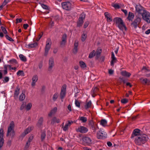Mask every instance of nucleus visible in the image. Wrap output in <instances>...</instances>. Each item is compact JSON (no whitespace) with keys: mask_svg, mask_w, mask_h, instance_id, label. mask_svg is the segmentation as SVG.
<instances>
[{"mask_svg":"<svg viewBox=\"0 0 150 150\" xmlns=\"http://www.w3.org/2000/svg\"><path fill=\"white\" fill-rule=\"evenodd\" d=\"M85 14L84 13H82L80 14L79 19L83 21V20L85 18Z\"/></svg>","mask_w":150,"mask_h":150,"instance_id":"37","label":"nucleus"},{"mask_svg":"<svg viewBox=\"0 0 150 150\" xmlns=\"http://www.w3.org/2000/svg\"><path fill=\"white\" fill-rule=\"evenodd\" d=\"M25 97V94L23 93V92H22L19 97V100L20 101H22L24 100Z\"/></svg>","mask_w":150,"mask_h":150,"instance_id":"26","label":"nucleus"},{"mask_svg":"<svg viewBox=\"0 0 150 150\" xmlns=\"http://www.w3.org/2000/svg\"><path fill=\"white\" fill-rule=\"evenodd\" d=\"M57 107H54L53 109L50 112V113L48 114V116L50 117H51L52 115L55 114L57 111Z\"/></svg>","mask_w":150,"mask_h":150,"instance_id":"22","label":"nucleus"},{"mask_svg":"<svg viewBox=\"0 0 150 150\" xmlns=\"http://www.w3.org/2000/svg\"><path fill=\"white\" fill-rule=\"evenodd\" d=\"M66 42L65 41H63V40H62V41L61 42L60 44L61 46L62 47L64 46L66 43Z\"/></svg>","mask_w":150,"mask_h":150,"instance_id":"60","label":"nucleus"},{"mask_svg":"<svg viewBox=\"0 0 150 150\" xmlns=\"http://www.w3.org/2000/svg\"><path fill=\"white\" fill-rule=\"evenodd\" d=\"M112 59L110 63L111 65L113 66L114 65V63H115L117 61L116 58L115 57L112 58Z\"/></svg>","mask_w":150,"mask_h":150,"instance_id":"40","label":"nucleus"},{"mask_svg":"<svg viewBox=\"0 0 150 150\" xmlns=\"http://www.w3.org/2000/svg\"><path fill=\"white\" fill-rule=\"evenodd\" d=\"M41 6L44 9L46 10H48L49 9V7L46 5H45L44 4H42Z\"/></svg>","mask_w":150,"mask_h":150,"instance_id":"51","label":"nucleus"},{"mask_svg":"<svg viewBox=\"0 0 150 150\" xmlns=\"http://www.w3.org/2000/svg\"><path fill=\"white\" fill-rule=\"evenodd\" d=\"M75 104L77 107L80 108V103L77 100L75 101Z\"/></svg>","mask_w":150,"mask_h":150,"instance_id":"53","label":"nucleus"},{"mask_svg":"<svg viewBox=\"0 0 150 150\" xmlns=\"http://www.w3.org/2000/svg\"><path fill=\"white\" fill-rule=\"evenodd\" d=\"M97 137L98 139H103L104 137H106V134L102 132L101 131H99L97 133Z\"/></svg>","mask_w":150,"mask_h":150,"instance_id":"16","label":"nucleus"},{"mask_svg":"<svg viewBox=\"0 0 150 150\" xmlns=\"http://www.w3.org/2000/svg\"><path fill=\"white\" fill-rule=\"evenodd\" d=\"M100 124L103 126H105L107 124V121L105 119L102 120L100 121Z\"/></svg>","mask_w":150,"mask_h":150,"instance_id":"34","label":"nucleus"},{"mask_svg":"<svg viewBox=\"0 0 150 150\" xmlns=\"http://www.w3.org/2000/svg\"><path fill=\"white\" fill-rule=\"evenodd\" d=\"M95 125L92 120H90L89 121L88 125L89 127Z\"/></svg>","mask_w":150,"mask_h":150,"instance_id":"47","label":"nucleus"},{"mask_svg":"<svg viewBox=\"0 0 150 150\" xmlns=\"http://www.w3.org/2000/svg\"><path fill=\"white\" fill-rule=\"evenodd\" d=\"M43 118L42 117H41L39 119L38 122L37 124V125L38 127H40L41 126L43 123Z\"/></svg>","mask_w":150,"mask_h":150,"instance_id":"23","label":"nucleus"},{"mask_svg":"<svg viewBox=\"0 0 150 150\" xmlns=\"http://www.w3.org/2000/svg\"><path fill=\"white\" fill-rule=\"evenodd\" d=\"M79 120L81 121L83 123H85L87 121L86 117H79Z\"/></svg>","mask_w":150,"mask_h":150,"instance_id":"30","label":"nucleus"},{"mask_svg":"<svg viewBox=\"0 0 150 150\" xmlns=\"http://www.w3.org/2000/svg\"><path fill=\"white\" fill-rule=\"evenodd\" d=\"M17 75H21L22 76H24L25 75L24 72L22 70H19L17 73Z\"/></svg>","mask_w":150,"mask_h":150,"instance_id":"43","label":"nucleus"},{"mask_svg":"<svg viewBox=\"0 0 150 150\" xmlns=\"http://www.w3.org/2000/svg\"><path fill=\"white\" fill-rule=\"evenodd\" d=\"M54 66V59L53 57H51L50 58L49 61V67L48 69V71L51 72H52V69Z\"/></svg>","mask_w":150,"mask_h":150,"instance_id":"11","label":"nucleus"},{"mask_svg":"<svg viewBox=\"0 0 150 150\" xmlns=\"http://www.w3.org/2000/svg\"><path fill=\"white\" fill-rule=\"evenodd\" d=\"M71 3L69 1L63 2L62 3L63 8L67 10H69L71 8Z\"/></svg>","mask_w":150,"mask_h":150,"instance_id":"9","label":"nucleus"},{"mask_svg":"<svg viewBox=\"0 0 150 150\" xmlns=\"http://www.w3.org/2000/svg\"><path fill=\"white\" fill-rule=\"evenodd\" d=\"M121 102L124 104H126L128 102V100L126 98L122 99L121 100Z\"/></svg>","mask_w":150,"mask_h":150,"instance_id":"50","label":"nucleus"},{"mask_svg":"<svg viewBox=\"0 0 150 150\" xmlns=\"http://www.w3.org/2000/svg\"><path fill=\"white\" fill-rule=\"evenodd\" d=\"M32 107V104L30 103H29L26 106H25V109L27 110H28L30 109Z\"/></svg>","mask_w":150,"mask_h":150,"instance_id":"44","label":"nucleus"},{"mask_svg":"<svg viewBox=\"0 0 150 150\" xmlns=\"http://www.w3.org/2000/svg\"><path fill=\"white\" fill-rule=\"evenodd\" d=\"M135 8L136 11L141 15L146 11L144 8L139 4L136 5Z\"/></svg>","mask_w":150,"mask_h":150,"instance_id":"8","label":"nucleus"},{"mask_svg":"<svg viewBox=\"0 0 150 150\" xmlns=\"http://www.w3.org/2000/svg\"><path fill=\"white\" fill-rule=\"evenodd\" d=\"M76 131L77 132L81 133H86L88 131V129L83 126H80L78 128L76 129Z\"/></svg>","mask_w":150,"mask_h":150,"instance_id":"12","label":"nucleus"},{"mask_svg":"<svg viewBox=\"0 0 150 150\" xmlns=\"http://www.w3.org/2000/svg\"><path fill=\"white\" fill-rule=\"evenodd\" d=\"M96 51L94 50H93L89 54L88 57L90 58H92L93 57L96 55Z\"/></svg>","mask_w":150,"mask_h":150,"instance_id":"32","label":"nucleus"},{"mask_svg":"<svg viewBox=\"0 0 150 150\" xmlns=\"http://www.w3.org/2000/svg\"><path fill=\"white\" fill-rule=\"evenodd\" d=\"M33 138V137L32 135H31L29 137L27 142H30L32 140Z\"/></svg>","mask_w":150,"mask_h":150,"instance_id":"57","label":"nucleus"},{"mask_svg":"<svg viewBox=\"0 0 150 150\" xmlns=\"http://www.w3.org/2000/svg\"><path fill=\"white\" fill-rule=\"evenodd\" d=\"M42 35H43V33L42 34H40L39 35L38 38H37L36 39V40L37 41H38L42 37Z\"/></svg>","mask_w":150,"mask_h":150,"instance_id":"61","label":"nucleus"},{"mask_svg":"<svg viewBox=\"0 0 150 150\" xmlns=\"http://www.w3.org/2000/svg\"><path fill=\"white\" fill-rule=\"evenodd\" d=\"M136 18L131 24V26L136 29L137 28L138 26L140 24L141 21V18L137 16L136 17Z\"/></svg>","mask_w":150,"mask_h":150,"instance_id":"7","label":"nucleus"},{"mask_svg":"<svg viewBox=\"0 0 150 150\" xmlns=\"http://www.w3.org/2000/svg\"><path fill=\"white\" fill-rule=\"evenodd\" d=\"M19 57L21 60L22 61L25 62L27 61V59L26 57L22 54H20L19 55Z\"/></svg>","mask_w":150,"mask_h":150,"instance_id":"31","label":"nucleus"},{"mask_svg":"<svg viewBox=\"0 0 150 150\" xmlns=\"http://www.w3.org/2000/svg\"><path fill=\"white\" fill-rule=\"evenodd\" d=\"M25 104L23 103L21 106L20 110H22L25 108Z\"/></svg>","mask_w":150,"mask_h":150,"instance_id":"58","label":"nucleus"},{"mask_svg":"<svg viewBox=\"0 0 150 150\" xmlns=\"http://www.w3.org/2000/svg\"><path fill=\"white\" fill-rule=\"evenodd\" d=\"M115 8H120V6L117 4H115L113 6Z\"/></svg>","mask_w":150,"mask_h":150,"instance_id":"59","label":"nucleus"},{"mask_svg":"<svg viewBox=\"0 0 150 150\" xmlns=\"http://www.w3.org/2000/svg\"><path fill=\"white\" fill-rule=\"evenodd\" d=\"M9 62L12 64H17V62L16 60L15 59H13L11 60H10L9 61Z\"/></svg>","mask_w":150,"mask_h":150,"instance_id":"46","label":"nucleus"},{"mask_svg":"<svg viewBox=\"0 0 150 150\" xmlns=\"http://www.w3.org/2000/svg\"><path fill=\"white\" fill-rule=\"evenodd\" d=\"M28 26V25L27 24H25L23 25V27L25 30L27 29Z\"/></svg>","mask_w":150,"mask_h":150,"instance_id":"62","label":"nucleus"},{"mask_svg":"<svg viewBox=\"0 0 150 150\" xmlns=\"http://www.w3.org/2000/svg\"><path fill=\"white\" fill-rule=\"evenodd\" d=\"M83 22V20L79 19V21L77 22V26L78 27L81 26L82 25Z\"/></svg>","mask_w":150,"mask_h":150,"instance_id":"36","label":"nucleus"},{"mask_svg":"<svg viewBox=\"0 0 150 150\" xmlns=\"http://www.w3.org/2000/svg\"><path fill=\"white\" fill-rule=\"evenodd\" d=\"M1 29L2 30L3 32L5 34H7V32L6 30V29L3 26H1Z\"/></svg>","mask_w":150,"mask_h":150,"instance_id":"52","label":"nucleus"},{"mask_svg":"<svg viewBox=\"0 0 150 150\" xmlns=\"http://www.w3.org/2000/svg\"><path fill=\"white\" fill-rule=\"evenodd\" d=\"M14 124L13 121L11 122L9 126L8 127L6 136H10L11 138H13L15 135V132L14 130Z\"/></svg>","mask_w":150,"mask_h":150,"instance_id":"3","label":"nucleus"},{"mask_svg":"<svg viewBox=\"0 0 150 150\" xmlns=\"http://www.w3.org/2000/svg\"><path fill=\"white\" fill-rule=\"evenodd\" d=\"M46 137V134L45 132H42L41 138V141H43L45 139Z\"/></svg>","mask_w":150,"mask_h":150,"instance_id":"39","label":"nucleus"},{"mask_svg":"<svg viewBox=\"0 0 150 150\" xmlns=\"http://www.w3.org/2000/svg\"><path fill=\"white\" fill-rule=\"evenodd\" d=\"M140 130L139 129H135L133 131L132 134V135L131 138H133L134 136H138L140 134Z\"/></svg>","mask_w":150,"mask_h":150,"instance_id":"17","label":"nucleus"},{"mask_svg":"<svg viewBox=\"0 0 150 150\" xmlns=\"http://www.w3.org/2000/svg\"><path fill=\"white\" fill-rule=\"evenodd\" d=\"M38 45L37 42H35L33 43L30 44L28 45H26L25 47L31 49L36 47Z\"/></svg>","mask_w":150,"mask_h":150,"instance_id":"18","label":"nucleus"},{"mask_svg":"<svg viewBox=\"0 0 150 150\" xmlns=\"http://www.w3.org/2000/svg\"><path fill=\"white\" fill-rule=\"evenodd\" d=\"M4 130L3 128H1L0 129V149L3 146L4 143V139H3Z\"/></svg>","mask_w":150,"mask_h":150,"instance_id":"10","label":"nucleus"},{"mask_svg":"<svg viewBox=\"0 0 150 150\" xmlns=\"http://www.w3.org/2000/svg\"><path fill=\"white\" fill-rule=\"evenodd\" d=\"M99 91V88L97 87H93L91 91V93L92 97H95V96L97 95L98 94V92Z\"/></svg>","mask_w":150,"mask_h":150,"instance_id":"15","label":"nucleus"},{"mask_svg":"<svg viewBox=\"0 0 150 150\" xmlns=\"http://www.w3.org/2000/svg\"><path fill=\"white\" fill-rule=\"evenodd\" d=\"M51 42L50 39H48L46 42V45L45 49V52L44 55L46 56L48 54V52L50 50L51 47Z\"/></svg>","mask_w":150,"mask_h":150,"instance_id":"6","label":"nucleus"},{"mask_svg":"<svg viewBox=\"0 0 150 150\" xmlns=\"http://www.w3.org/2000/svg\"><path fill=\"white\" fill-rule=\"evenodd\" d=\"M59 119H57L56 117H54L52 118L51 123L52 124H54V122L59 123Z\"/></svg>","mask_w":150,"mask_h":150,"instance_id":"29","label":"nucleus"},{"mask_svg":"<svg viewBox=\"0 0 150 150\" xmlns=\"http://www.w3.org/2000/svg\"><path fill=\"white\" fill-rule=\"evenodd\" d=\"M134 17V14L131 12H129L128 16V17H127V19L129 20L132 21Z\"/></svg>","mask_w":150,"mask_h":150,"instance_id":"24","label":"nucleus"},{"mask_svg":"<svg viewBox=\"0 0 150 150\" xmlns=\"http://www.w3.org/2000/svg\"><path fill=\"white\" fill-rule=\"evenodd\" d=\"M69 126L68 125L67 123L66 124L63 128V130L64 131H66L68 129V127Z\"/></svg>","mask_w":150,"mask_h":150,"instance_id":"56","label":"nucleus"},{"mask_svg":"<svg viewBox=\"0 0 150 150\" xmlns=\"http://www.w3.org/2000/svg\"><path fill=\"white\" fill-rule=\"evenodd\" d=\"M148 139V137L146 135L142 134L135 138L134 142L136 145L140 146L145 143Z\"/></svg>","mask_w":150,"mask_h":150,"instance_id":"1","label":"nucleus"},{"mask_svg":"<svg viewBox=\"0 0 150 150\" xmlns=\"http://www.w3.org/2000/svg\"><path fill=\"white\" fill-rule=\"evenodd\" d=\"M102 52L101 49H97L96 51V56L97 58L99 57L101 53Z\"/></svg>","mask_w":150,"mask_h":150,"instance_id":"33","label":"nucleus"},{"mask_svg":"<svg viewBox=\"0 0 150 150\" xmlns=\"http://www.w3.org/2000/svg\"><path fill=\"white\" fill-rule=\"evenodd\" d=\"M5 37L8 40L10 41L13 42L14 41V40L13 39H12L8 35H5Z\"/></svg>","mask_w":150,"mask_h":150,"instance_id":"48","label":"nucleus"},{"mask_svg":"<svg viewBox=\"0 0 150 150\" xmlns=\"http://www.w3.org/2000/svg\"><path fill=\"white\" fill-rule=\"evenodd\" d=\"M73 123V122L72 121H70L69 120L68 121V123H67V124L68 125L70 126Z\"/></svg>","mask_w":150,"mask_h":150,"instance_id":"64","label":"nucleus"},{"mask_svg":"<svg viewBox=\"0 0 150 150\" xmlns=\"http://www.w3.org/2000/svg\"><path fill=\"white\" fill-rule=\"evenodd\" d=\"M91 100H90L88 102H87L84 105V108L85 109H87L88 108H90L91 106Z\"/></svg>","mask_w":150,"mask_h":150,"instance_id":"27","label":"nucleus"},{"mask_svg":"<svg viewBox=\"0 0 150 150\" xmlns=\"http://www.w3.org/2000/svg\"><path fill=\"white\" fill-rule=\"evenodd\" d=\"M67 35L66 34H64L62 36V40H63V41H64L65 42H67Z\"/></svg>","mask_w":150,"mask_h":150,"instance_id":"45","label":"nucleus"},{"mask_svg":"<svg viewBox=\"0 0 150 150\" xmlns=\"http://www.w3.org/2000/svg\"><path fill=\"white\" fill-rule=\"evenodd\" d=\"M122 75L123 76H127L128 77H129L131 75V74L127 72L126 71H123L121 72Z\"/></svg>","mask_w":150,"mask_h":150,"instance_id":"25","label":"nucleus"},{"mask_svg":"<svg viewBox=\"0 0 150 150\" xmlns=\"http://www.w3.org/2000/svg\"><path fill=\"white\" fill-rule=\"evenodd\" d=\"M20 88L19 86L18 85L16 86L13 94V97L15 99L18 98V95L20 93Z\"/></svg>","mask_w":150,"mask_h":150,"instance_id":"14","label":"nucleus"},{"mask_svg":"<svg viewBox=\"0 0 150 150\" xmlns=\"http://www.w3.org/2000/svg\"><path fill=\"white\" fill-rule=\"evenodd\" d=\"M108 73L109 74L112 75L114 73V71L112 69H110L109 70Z\"/></svg>","mask_w":150,"mask_h":150,"instance_id":"63","label":"nucleus"},{"mask_svg":"<svg viewBox=\"0 0 150 150\" xmlns=\"http://www.w3.org/2000/svg\"><path fill=\"white\" fill-rule=\"evenodd\" d=\"M9 78L8 76H5L4 78V79L3 80L4 83H7L8 81L9 80Z\"/></svg>","mask_w":150,"mask_h":150,"instance_id":"49","label":"nucleus"},{"mask_svg":"<svg viewBox=\"0 0 150 150\" xmlns=\"http://www.w3.org/2000/svg\"><path fill=\"white\" fill-rule=\"evenodd\" d=\"M58 97V93H55L53 96L52 100L53 101H55L57 99Z\"/></svg>","mask_w":150,"mask_h":150,"instance_id":"35","label":"nucleus"},{"mask_svg":"<svg viewBox=\"0 0 150 150\" xmlns=\"http://www.w3.org/2000/svg\"><path fill=\"white\" fill-rule=\"evenodd\" d=\"M141 79L142 81V82L143 84H146L149 82V81L146 78H145L143 79Z\"/></svg>","mask_w":150,"mask_h":150,"instance_id":"41","label":"nucleus"},{"mask_svg":"<svg viewBox=\"0 0 150 150\" xmlns=\"http://www.w3.org/2000/svg\"><path fill=\"white\" fill-rule=\"evenodd\" d=\"M33 129V127H28L21 134L22 137H24L26 134L29 133Z\"/></svg>","mask_w":150,"mask_h":150,"instance_id":"19","label":"nucleus"},{"mask_svg":"<svg viewBox=\"0 0 150 150\" xmlns=\"http://www.w3.org/2000/svg\"><path fill=\"white\" fill-rule=\"evenodd\" d=\"M79 64L81 67L82 68H84L86 67L85 63L83 61H80L79 62Z\"/></svg>","mask_w":150,"mask_h":150,"instance_id":"38","label":"nucleus"},{"mask_svg":"<svg viewBox=\"0 0 150 150\" xmlns=\"http://www.w3.org/2000/svg\"><path fill=\"white\" fill-rule=\"evenodd\" d=\"M67 86L66 84L64 85L62 87L60 93V97L62 101L64 98L66 94Z\"/></svg>","mask_w":150,"mask_h":150,"instance_id":"5","label":"nucleus"},{"mask_svg":"<svg viewBox=\"0 0 150 150\" xmlns=\"http://www.w3.org/2000/svg\"><path fill=\"white\" fill-rule=\"evenodd\" d=\"M143 19L147 23H150V14L147 11H146L142 15Z\"/></svg>","mask_w":150,"mask_h":150,"instance_id":"4","label":"nucleus"},{"mask_svg":"<svg viewBox=\"0 0 150 150\" xmlns=\"http://www.w3.org/2000/svg\"><path fill=\"white\" fill-rule=\"evenodd\" d=\"M82 140L84 142L88 145H89L92 144V140L91 139L87 136H84L82 138Z\"/></svg>","mask_w":150,"mask_h":150,"instance_id":"13","label":"nucleus"},{"mask_svg":"<svg viewBox=\"0 0 150 150\" xmlns=\"http://www.w3.org/2000/svg\"><path fill=\"white\" fill-rule=\"evenodd\" d=\"M96 125H95L93 126L89 127L90 129H91V130L93 131V132H94L95 133L96 132V130L98 128V126L96 127Z\"/></svg>","mask_w":150,"mask_h":150,"instance_id":"28","label":"nucleus"},{"mask_svg":"<svg viewBox=\"0 0 150 150\" xmlns=\"http://www.w3.org/2000/svg\"><path fill=\"white\" fill-rule=\"evenodd\" d=\"M38 80V76L37 75H35L33 76L32 80V82L31 85L32 86H34L35 85V83Z\"/></svg>","mask_w":150,"mask_h":150,"instance_id":"21","label":"nucleus"},{"mask_svg":"<svg viewBox=\"0 0 150 150\" xmlns=\"http://www.w3.org/2000/svg\"><path fill=\"white\" fill-rule=\"evenodd\" d=\"M89 24V22L88 21H87L85 22L84 23L83 25V27L84 28H86L88 25Z\"/></svg>","mask_w":150,"mask_h":150,"instance_id":"54","label":"nucleus"},{"mask_svg":"<svg viewBox=\"0 0 150 150\" xmlns=\"http://www.w3.org/2000/svg\"><path fill=\"white\" fill-rule=\"evenodd\" d=\"M105 16L107 18V21L108 22H111L112 21V17L111 15L108 12H105L104 13Z\"/></svg>","mask_w":150,"mask_h":150,"instance_id":"20","label":"nucleus"},{"mask_svg":"<svg viewBox=\"0 0 150 150\" xmlns=\"http://www.w3.org/2000/svg\"><path fill=\"white\" fill-rule=\"evenodd\" d=\"M30 143L28 142H27L25 147V149H27L28 148L30 144Z\"/></svg>","mask_w":150,"mask_h":150,"instance_id":"55","label":"nucleus"},{"mask_svg":"<svg viewBox=\"0 0 150 150\" xmlns=\"http://www.w3.org/2000/svg\"><path fill=\"white\" fill-rule=\"evenodd\" d=\"M113 21L116 23L117 27L121 30H123L124 29L127 30V28L121 18L115 17L113 19Z\"/></svg>","mask_w":150,"mask_h":150,"instance_id":"2","label":"nucleus"},{"mask_svg":"<svg viewBox=\"0 0 150 150\" xmlns=\"http://www.w3.org/2000/svg\"><path fill=\"white\" fill-rule=\"evenodd\" d=\"M87 37V34L85 33H83L81 36V40L83 42L85 40Z\"/></svg>","mask_w":150,"mask_h":150,"instance_id":"42","label":"nucleus"}]
</instances>
